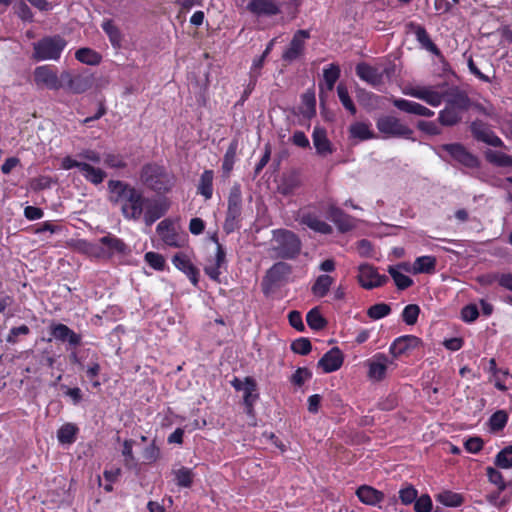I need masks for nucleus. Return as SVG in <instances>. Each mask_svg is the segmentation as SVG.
Returning <instances> with one entry per match:
<instances>
[{"label": "nucleus", "mask_w": 512, "mask_h": 512, "mask_svg": "<svg viewBox=\"0 0 512 512\" xmlns=\"http://www.w3.org/2000/svg\"><path fill=\"white\" fill-rule=\"evenodd\" d=\"M109 200L118 205L122 215L127 220L138 221L143 219L146 225L151 226L166 212V206L160 201L145 197L140 189L120 180L108 182Z\"/></svg>", "instance_id": "nucleus-1"}, {"label": "nucleus", "mask_w": 512, "mask_h": 512, "mask_svg": "<svg viewBox=\"0 0 512 512\" xmlns=\"http://www.w3.org/2000/svg\"><path fill=\"white\" fill-rule=\"evenodd\" d=\"M404 95L414 97L426 102L432 107H438L445 100L446 105L463 113L470 106L468 96L458 89H451L446 93L438 91L434 86L408 84L402 88Z\"/></svg>", "instance_id": "nucleus-2"}, {"label": "nucleus", "mask_w": 512, "mask_h": 512, "mask_svg": "<svg viewBox=\"0 0 512 512\" xmlns=\"http://www.w3.org/2000/svg\"><path fill=\"white\" fill-rule=\"evenodd\" d=\"M141 182L148 188L157 191H168L173 186V177L163 166L157 164L145 165L140 173Z\"/></svg>", "instance_id": "nucleus-3"}, {"label": "nucleus", "mask_w": 512, "mask_h": 512, "mask_svg": "<svg viewBox=\"0 0 512 512\" xmlns=\"http://www.w3.org/2000/svg\"><path fill=\"white\" fill-rule=\"evenodd\" d=\"M274 250L285 259L295 258L301 251V241L292 231L278 229L273 231Z\"/></svg>", "instance_id": "nucleus-4"}, {"label": "nucleus", "mask_w": 512, "mask_h": 512, "mask_svg": "<svg viewBox=\"0 0 512 512\" xmlns=\"http://www.w3.org/2000/svg\"><path fill=\"white\" fill-rule=\"evenodd\" d=\"M66 45L67 42L60 36L44 37L33 44V59L58 60Z\"/></svg>", "instance_id": "nucleus-5"}, {"label": "nucleus", "mask_w": 512, "mask_h": 512, "mask_svg": "<svg viewBox=\"0 0 512 512\" xmlns=\"http://www.w3.org/2000/svg\"><path fill=\"white\" fill-rule=\"evenodd\" d=\"M61 168L64 170L78 168L84 179L93 185L101 184L107 177V173L103 169L95 167L81 159L76 160L70 156H66L62 159Z\"/></svg>", "instance_id": "nucleus-6"}, {"label": "nucleus", "mask_w": 512, "mask_h": 512, "mask_svg": "<svg viewBox=\"0 0 512 512\" xmlns=\"http://www.w3.org/2000/svg\"><path fill=\"white\" fill-rule=\"evenodd\" d=\"M368 368L367 377L374 382L384 380L389 371L397 367L395 360L384 353H376L365 362Z\"/></svg>", "instance_id": "nucleus-7"}, {"label": "nucleus", "mask_w": 512, "mask_h": 512, "mask_svg": "<svg viewBox=\"0 0 512 512\" xmlns=\"http://www.w3.org/2000/svg\"><path fill=\"white\" fill-rule=\"evenodd\" d=\"M99 259L109 260L116 256H127L130 253L129 246L117 236L108 233L98 240Z\"/></svg>", "instance_id": "nucleus-8"}, {"label": "nucleus", "mask_w": 512, "mask_h": 512, "mask_svg": "<svg viewBox=\"0 0 512 512\" xmlns=\"http://www.w3.org/2000/svg\"><path fill=\"white\" fill-rule=\"evenodd\" d=\"M33 83L40 90L57 91L63 88L61 75L59 76L56 68L50 65L37 66L33 70Z\"/></svg>", "instance_id": "nucleus-9"}, {"label": "nucleus", "mask_w": 512, "mask_h": 512, "mask_svg": "<svg viewBox=\"0 0 512 512\" xmlns=\"http://www.w3.org/2000/svg\"><path fill=\"white\" fill-rule=\"evenodd\" d=\"M376 127L385 137L411 138L413 131L399 118L391 115L381 116L376 121Z\"/></svg>", "instance_id": "nucleus-10"}, {"label": "nucleus", "mask_w": 512, "mask_h": 512, "mask_svg": "<svg viewBox=\"0 0 512 512\" xmlns=\"http://www.w3.org/2000/svg\"><path fill=\"white\" fill-rule=\"evenodd\" d=\"M61 80L63 87L74 94L86 92L93 84V76L88 72L71 73L69 71H63L61 73Z\"/></svg>", "instance_id": "nucleus-11"}, {"label": "nucleus", "mask_w": 512, "mask_h": 512, "mask_svg": "<svg viewBox=\"0 0 512 512\" xmlns=\"http://www.w3.org/2000/svg\"><path fill=\"white\" fill-rule=\"evenodd\" d=\"M356 74L362 81L378 87L383 83L384 75L389 76V69L381 64L370 65L362 62L357 64Z\"/></svg>", "instance_id": "nucleus-12"}, {"label": "nucleus", "mask_w": 512, "mask_h": 512, "mask_svg": "<svg viewBox=\"0 0 512 512\" xmlns=\"http://www.w3.org/2000/svg\"><path fill=\"white\" fill-rule=\"evenodd\" d=\"M358 281L363 288L370 290L384 285L388 277L379 274L375 267L363 264L359 267Z\"/></svg>", "instance_id": "nucleus-13"}, {"label": "nucleus", "mask_w": 512, "mask_h": 512, "mask_svg": "<svg viewBox=\"0 0 512 512\" xmlns=\"http://www.w3.org/2000/svg\"><path fill=\"white\" fill-rule=\"evenodd\" d=\"M423 345L422 340L414 335H404L396 338L389 347V352L395 360L401 355H404L412 350H415Z\"/></svg>", "instance_id": "nucleus-14"}, {"label": "nucleus", "mask_w": 512, "mask_h": 512, "mask_svg": "<svg viewBox=\"0 0 512 512\" xmlns=\"http://www.w3.org/2000/svg\"><path fill=\"white\" fill-rule=\"evenodd\" d=\"M246 8L258 18L272 17L281 12V4L277 0H250Z\"/></svg>", "instance_id": "nucleus-15"}, {"label": "nucleus", "mask_w": 512, "mask_h": 512, "mask_svg": "<svg viewBox=\"0 0 512 512\" xmlns=\"http://www.w3.org/2000/svg\"><path fill=\"white\" fill-rule=\"evenodd\" d=\"M310 37L307 30H298L291 42L289 47L283 52L282 58L285 61L292 62L299 58L305 47V41Z\"/></svg>", "instance_id": "nucleus-16"}, {"label": "nucleus", "mask_w": 512, "mask_h": 512, "mask_svg": "<svg viewBox=\"0 0 512 512\" xmlns=\"http://www.w3.org/2000/svg\"><path fill=\"white\" fill-rule=\"evenodd\" d=\"M161 240L168 246L181 247L184 243L183 237L175 230L173 224L168 220L161 221L156 228Z\"/></svg>", "instance_id": "nucleus-17"}, {"label": "nucleus", "mask_w": 512, "mask_h": 512, "mask_svg": "<svg viewBox=\"0 0 512 512\" xmlns=\"http://www.w3.org/2000/svg\"><path fill=\"white\" fill-rule=\"evenodd\" d=\"M226 266V252L222 245L216 248L215 256L209 258L204 267L205 273L214 281H218L222 273L221 269Z\"/></svg>", "instance_id": "nucleus-18"}, {"label": "nucleus", "mask_w": 512, "mask_h": 512, "mask_svg": "<svg viewBox=\"0 0 512 512\" xmlns=\"http://www.w3.org/2000/svg\"><path fill=\"white\" fill-rule=\"evenodd\" d=\"M442 150L446 151L454 160L466 167L473 168L478 165L477 158L460 144H445L442 146Z\"/></svg>", "instance_id": "nucleus-19"}, {"label": "nucleus", "mask_w": 512, "mask_h": 512, "mask_svg": "<svg viewBox=\"0 0 512 512\" xmlns=\"http://www.w3.org/2000/svg\"><path fill=\"white\" fill-rule=\"evenodd\" d=\"M471 131L474 137L488 145L500 147L503 145L502 140L495 135L486 124L482 121H474L471 124Z\"/></svg>", "instance_id": "nucleus-20"}, {"label": "nucleus", "mask_w": 512, "mask_h": 512, "mask_svg": "<svg viewBox=\"0 0 512 512\" xmlns=\"http://www.w3.org/2000/svg\"><path fill=\"white\" fill-rule=\"evenodd\" d=\"M326 212L328 218L341 232L349 231L355 227L354 219L337 206L329 205Z\"/></svg>", "instance_id": "nucleus-21"}, {"label": "nucleus", "mask_w": 512, "mask_h": 512, "mask_svg": "<svg viewBox=\"0 0 512 512\" xmlns=\"http://www.w3.org/2000/svg\"><path fill=\"white\" fill-rule=\"evenodd\" d=\"M343 363V355L339 348L334 347L326 352L318 361V366L324 373H331L338 370Z\"/></svg>", "instance_id": "nucleus-22"}, {"label": "nucleus", "mask_w": 512, "mask_h": 512, "mask_svg": "<svg viewBox=\"0 0 512 512\" xmlns=\"http://www.w3.org/2000/svg\"><path fill=\"white\" fill-rule=\"evenodd\" d=\"M407 29L408 32L415 35L416 40L419 42L422 48L434 54L439 53L437 46L432 42L426 29L423 26L415 22H409L407 24Z\"/></svg>", "instance_id": "nucleus-23"}, {"label": "nucleus", "mask_w": 512, "mask_h": 512, "mask_svg": "<svg viewBox=\"0 0 512 512\" xmlns=\"http://www.w3.org/2000/svg\"><path fill=\"white\" fill-rule=\"evenodd\" d=\"M172 263L177 269L186 274L192 284L196 285L198 283V270L187 255L184 253H177L172 258Z\"/></svg>", "instance_id": "nucleus-24"}, {"label": "nucleus", "mask_w": 512, "mask_h": 512, "mask_svg": "<svg viewBox=\"0 0 512 512\" xmlns=\"http://www.w3.org/2000/svg\"><path fill=\"white\" fill-rule=\"evenodd\" d=\"M356 495L363 504L370 506H378L384 500L383 492L369 485L360 486Z\"/></svg>", "instance_id": "nucleus-25"}, {"label": "nucleus", "mask_w": 512, "mask_h": 512, "mask_svg": "<svg viewBox=\"0 0 512 512\" xmlns=\"http://www.w3.org/2000/svg\"><path fill=\"white\" fill-rule=\"evenodd\" d=\"M300 223L320 234L327 235L333 231L328 223L313 213H303L300 217Z\"/></svg>", "instance_id": "nucleus-26"}, {"label": "nucleus", "mask_w": 512, "mask_h": 512, "mask_svg": "<svg viewBox=\"0 0 512 512\" xmlns=\"http://www.w3.org/2000/svg\"><path fill=\"white\" fill-rule=\"evenodd\" d=\"M291 273V266L285 262L275 263L266 273L264 281L275 285L288 278Z\"/></svg>", "instance_id": "nucleus-27"}, {"label": "nucleus", "mask_w": 512, "mask_h": 512, "mask_svg": "<svg viewBox=\"0 0 512 512\" xmlns=\"http://www.w3.org/2000/svg\"><path fill=\"white\" fill-rule=\"evenodd\" d=\"M52 336L59 341H67L70 345L80 344L81 337L64 324H55L51 327Z\"/></svg>", "instance_id": "nucleus-28"}, {"label": "nucleus", "mask_w": 512, "mask_h": 512, "mask_svg": "<svg viewBox=\"0 0 512 512\" xmlns=\"http://www.w3.org/2000/svg\"><path fill=\"white\" fill-rule=\"evenodd\" d=\"M402 270L409 271L408 264H400L395 267H389L388 272L393 278L398 289L404 290L413 284V280L405 275Z\"/></svg>", "instance_id": "nucleus-29"}, {"label": "nucleus", "mask_w": 512, "mask_h": 512, "mask_svg": "<svg viewBox=\"0 0 512 512\" xmlns=\"http://www.w3.org/2000/svg\"><path fill=\"white\" fill-rule=\"evenodd\" d=\"M312 137L315 149L319 155L326 156L332 153L331 143L324 129L316 127Z\"/></svg>", "instance_id": "nucleus-30"}, {"label": "nucleus", "mask_w": 512, "mask_h": 512, "mask_svg": "<svg viewBox=\"0 0 512 512\" xmlns=\"http://www.w3.org/2000/svg\"><path fill=\"white\" fill-rule=\"evenodd\" d=\"M333 284H334L333 277H331L327 274L319 275L315 279V282L313 283V285L311 287V292L315 297L323 298L328 294V292Z\"/></svg>", "instance_id": "nucleus-31"}, {"label": "nucleus", "mask_w": 512, "mask_h": 512, "mask_svg": "<svg viewBox=\"0 0 512 512\" xmlns=\"http://www.w3.org/2000/svg\"><path fill=\"white\" fill-rule=\"evenodd\" d=\"M73 248L90 258L99 259L98 241L90 242L85 239H77L72 244Z\"/></svg>", "instance_id": "nucleus-32"}, {"label": "nucleus", "mask_w": 512, "mask_h": 512, "mask_svg": "<svg viewBox=\"0 0 512 512\" xmlns=\"http://www.w3.org/2000/svg\"><path fill=\"white\" fill-rule=\"evenodd\" d=\"M242 392L247 413L252 414L253 405L258 398V394L256 393V383L252 378H246V386L244 387V390Z\"/></svg>", "instance_id": "nucleus-33"}, {"label": "nucleus", "mask_w": 512, "mask_h": 512, "mask_svg": "<svg viewBox=\"0 0 512 512\" xmlns=\"http://www.w3.org/2000/svg\"><path fill=\"white\" fill-rule=\"evenodd\" d=\"M436 267V258L434 256H420L417 257L412 266L414 274L419 273H432Z\"/></svg>", "instance_id": "nucleus-34"}, {"label": "nucleus", "mask_w": 512, "mask_h": 512, "mask_svg": "<svg viewBox=\"0 0 512 512\" xmlns=\"http://www.w3.org/2000/svg\"><path fill=\"white\" fill-rule=\"evenodd\" d=\"M213 178L214 174L211 170H205L200 177L198 193L206 200L210 199L213 195Z\"/></svg>", "instance_id": "nucleus-35"}, {"label": "nucleus", "mask_w": 512, "mask_h": 512, "mask_svg": "<svg viewBox=\"0 0 512 512\" xmlns=\"http://www.w3.org/2000/svg\"><path fill=\"white\" fill-rule=\"evenodd\" d=\"M350 136L360 141L374 138V133L371 130L370 124L364 122H356L350 126Z\"/></svg>", "instance_id": "nucleus-36"}, {"label": "nucleus", "mask_w": 512, "mask_h": 512, "mask_svg": "<svg viewBox=\"0 0 512 512\" xmlns=\"http://www.w3.org/2000/svg\"><path fill=\"white\" fill-rule=\"evenodd\" d=\"M462 114L458 110L445 105V108L439 112L438 120L444 126H453L461 121Z\"/></svg>", "instance_id": "nucleus-37"}, {"label": "nucleus", "mask_w": 512, "mask_h": 512, "mask_svg": "<svg viewBox=\"0 0 512 512\" xmlns=\"http://www.w3.org/2000/svg\"><path fill=\"white\" fill-rule=\"evenodd\" d=\"M75 58L84 64L87 65H98L101 62V55L90 49V48H80L75 53Z\"/></svg>", "instance_id": "nucleus-38"}, {"label": "nucleus", "mask_w": 512, "mask_h": 512, "mask_svg": "<svg viewBox=\"0 0 512 512\" xmlns=\"http://www.w3.org/2000/svg\"><path fill=\"white\" fill-rule=\"evenodd\" d=\"M436 499L447 507H459L464 502V498L461 494L449 490L439 493Z\"/></svg>", "instance_id": "nucleus-39"}, {"label": "nucleus", "mask_w": 512, "mask_h": 512, "mask_svg": "<svg viewBox=\"0 0 512 512\" xmlns=\"http://www.w3.org/2000/svg\"><path fill=\"white\" fill-rule=\"evenodd\" d=\"M490 370L493 372V381L495 387L500 391H506L508 387L505 384V380L508 377V371L501 370L496 367L495 359H491L490 362Z\"/></svg>", "instance_id": "nucleus-40"}, {"label": "nucleus", "mask_w": 512, "mask_h": 512, "mask_svg": "<svg viewBox=\"0 0 512 512\" xmlns=\"http://www.w3.org/2000/svg\"><path fill=\"white\" fill-rule=\"evenodd\" d=\"M173 475L178 486L188 488L192 485L194 477L192 469L181 467L173 470Z\"/></svg>", "instance_id": "nucleus-41"}, {"label": "nucleus", "mask_w": 512, "mask_h": 512, "mask_svg": "<svg viewBox=\"0 0 512 512\" xmlns=\"http://www.w3.org/2000/svg\"><path fill=\"white\" fill-rule=\"evenodd\" d=\"M486 159L500 167H512V157L500 151L488 150L486 152Z\"/></svg>", "instance_id": "nucleus-42"}, {"label": "nucleus", "mask_w": 512, "mask_h": 512, "mask_svg": "<svg viewBox=\"0 0 512 512\" xmlns=\"http://www.w3.org/2000/svg\"><path fill=\"white\" fill-rule=\"evenodd\" d=\"M77 427L71 423L63 425L57 433V438L62 444H71L76 439Z\"/></svg>", "instance_id": "nucleus-43"}, {"label": "nucleus", "mask_w": 512, "mask_h": 512, "mask_svg": "<svg viewBox=\"0 0 512 512\" xmlns=\"http://www.w3.org/2000/svg\"><path fill=\"white\" fill-rule=\"evenodd\" d=\"M340 76V69L337 65L331 64L323 71L324 84L328 91H332Z\"/></svg>", "instance_id": "nucleus-44"}, {"label": "nucleus", "mask_w": 512, "mask_h": 512, "mask_svg": "<svg viewBox=\"0 0 512 512\" xmlns=\"http://www.w3.org/2000/svg\"><path fill=\"white\" fill-rule=\"evenodd\" d=\"M241 211V197L238 192L231 193L228 200V211H227V222L231 220H235Z\"/></svg>", "instance_id": "nucleus-45"}, {"label": "nucleus", "mask_w": 512, "mask_h": 512, "mask_svg": "<svg viewBox=\"0 0 512 512\" xmlns=\"http://www.w3.org/2000/svg\"><path fill=\"white\" fill-rule=\"evenodd\" d=\"M495 465L502 469L512 468V445L503 448L497 453Z\"/></svg>", "instance_id": "nucleus-46"}, {"label": "nucleus", "mask_w": 512, "mask_h": 512, "mask_svg": "<svg viewBox=\"0 0 512 512\" xmlns=\"http://www.w3.org/2000/svg\"><path fill=\"white\" fill-rule=\"evenodd\" d=\"M391 312V308L388 304L385 303H377L372 305L367 310V315L373 320H379L386 316H388Z\"/></svg>", "instance_id": "nucleus-47"}, {"label": "nucleus", "mask_w": 512, "mask_h": 512, "mask_svg": "<svg viewBox=\"0 0 512 512\" xmlns=\"http://www.w3.org/2000/svg\"><path fill=\"white\" fill-rule=\"evenodd\" d=\"M420 314V307L416 304H409L404 307L402 311V320L407 325H414L416 324L418 317Z\"/></svg>", "instance_id": "nucleus-48"}, {"label": "nucleus", "mask_w": 512, "mask_h": 512, "mask_svg": "<svg viewBox=\"0 0 512 512\" xmlns=\"http://www.w3.org/2000/svg\"><path fill=\"white\" fill-rule=\"evenodd\" d=\"M306 320L309 327L314 330H320L326 325L325 319L316 308L307 313Z\"/></svg>", "instance_id": "nucleus-49"}, {"label": "nucleus", "mask_w": 512, "mask_h": 512, "mask_svg": "<svg viewBox=\"0 0 512 512\" xmlns=\"http://www.w3.org/2000/svg\"><path fill=\"white\" fill-rule=\"evenodd\" d=\"M508 421V415L504 410H498L492 414L489 419L491 430L500 431L502 430Z\"/></svg>", "instance_id": "nucleus-50"}, {"label": "nucleus", "mask_w": 512, "mask_h": 512, "mask_svg": "<svg viewBox=\"0 0 512 512\" xmlns=\"http://www.w3.org/2000/svg\"><path fill=\"white\" fill-rule=\"evenodd\" d=\"M418 496L417 489L412 485H406L402 487L399 491V499L402 504L410 505L414 503Z\"/></svg>", "instance_id": "nucleus-51"}, {"label": "nucleus", "mask_w": 512, "mask_h": 512, "mask_svg": "<svg viewBox=\"0 0 512 512\" xmlns=\"http://www.w3.org/2000/svg\"><path fill=\"white\" fill-rule=\"evenodd\" d=\"M337 93H338V97H339V100L340 102L342 103V105L351 113V114H355L356 113V107L352 101V99L350 98L349 96V93H348V90L347 88L342 85V84H339L338 87H337Z\"/></svg>", "instance_id": "nucleus-52"}, {"label": "nucleus", "mask_w": 512, "mask_h": 512, "mask_svg": "<svg viewBox=\"0 0 512 512\" xmlns=\"http://www.w3.org/2000/svg\"><path fill=\"white\" fill-rule=\"evenodd\" d=\"M486 475L488 480L498 487V490L504 491L506 488V483L504 481L503 475L500 471L493 467H487Z\"/></svg>", "instance_id": "nucleus-53"}, {"label": "nucleus", "mask_w": 512, "mask_h": 512, "mask_svg": "<svg viewBox=\"0 0 512 512\" xmlns=\"http://www.w3.org/2000/svg\"><path fill=\"white\" fill-rule=\"evenodd\" d=\"M103 30L109 36V39L113 46H119L121 41V35L118 28L110 21L102 24Z\"/></svg>", "instance_id": "nucleus-54"}, {"label": "nucleus", "mask_w": 512, "mask_h": 512, "mask_svg": "<svg viewBox=\"0 0 512 512\" xmlns=\"http://www.w3.org/2000/svg\"><path fill=\"white\" fill-rule=\"evenodd\" d=\"M432 507V500L427 494H423L420 497L417 496L414 501V510L416 512H431Z\"/></svg>", "instance_id": "nucleus-55"}, {"label": "nucleus", "mask_w": 512, "mask_h": 512, "mask_svg": "<svg viewBox=\"0 0 512 512\" xmlns=\"http://www.w3.org/2000/svg\"><path fill=\"white\" fill-rule=\"evenodd\" d=\"M145 261L155 270H163L165 266V259L162 255L156 252H147L145 254Z\"/></svg>", "instance_id": "nucleus-56"}, {"label": "nucleus", "mask_w": 512, "mask_h": 512, "mask_svg": "<svg viewBox=\"0 0 512 512\" xmlns=\"http://www.w3.org/2000/svg\"><path fill=\"white\" fill-rule=\"evenodd\" d=\"M479 316L478 307L475 304H469L462 308L461 310V318L464 322L472 323Z\"/></svg>", "instance_id": "nucleus-57"}, {"label": "nucleus", "mask_w": 512, "mask_h": 512, "mask_svg": "<svg viewBox=\"0 0 512 512\" xmlns=\"http://www.w3.org/2000/svg\"><path fill=\"white\" fill-rule=\"evenodd\" d=\"M291 349L300 355H307L311 351V343L306 338H299L292 342Z\"/></svg>", "instance_id": "nucleus-58"}, {"label": "nucleus", "mask_w": 512, "mask_h": 512, "mask_svg": "<svg viewBox=\"0 0 512 512\" xmlns=\"http://www.w3.org/2000/svg\"><path fill=\"white\" fill-rule=\"evenodd\" d=\"M235 155H236V146L231 145L227 149V151L224 155V158H223L222 169L224 172L229 173L232 170L234 162H235Z\"/></svg>", "instance_id": "nucleus-59"}, {"label": "nucleus", "mask_w": 512, "mask_h": 512, "mask_svg": "<svg viewBox=\"0 0 512 512\" xmlns=\"http://www.w3.org/2000/svg\"><path fill=\"white\" fill-rule=\"evenodd\" d=\"M312 377V373L307 368H298L291 377V382L296 386L303 385Z\"/></svg>", "instance_id": "nucleus-60"}, {"label": "nucleus", "mask_w": 512, "mask_h": 512, "mask_svg": "<svg viewBox=\"0 0 512 512\" xmlns=\"http://www.w3.org/2000/svg\"><path fill=\"white\" fill-rule=\"evenodd\" d=\"M392 103L399 110H401L405 113L413 114L415 105L417 102L410 101V100L403 99V98H393Z\"/></svg>", "instance_id": "nucleus-61"}, {"label": "nucleus", "mask_w": 512, "mask_h": 512, "mask_svg": "<svg viewBox=\"0 0 512 512\" xmlns=\"http://www.w3.org/2000/svg\"><path fill=\"white\" fill-rule=\"evenodd\" d=\"M78 157L89 164H99L101 162V155L95 150L85 149L78 154Z\"/></svg>", "instance_id": "nucleus-62"}, {"label": "nucleus", "mask_w": 512, "mask_h": 512, "mask_svg": "<svg viewBox=\"0 0 512 512\" xmlns=\"http://www.w3.org/2000/svg\"><path fill=\"white\" fill-rule=\"evenodd\" d=\"M266 57L264 55H260L259 57L255 58L252 62L251 68H250V78L253 79V86L256 85L257 79L260 75V71L264 65Z\"/></svg>", "instance_id": "nucleus-63"}, {"label": "nucleus", "mask_w": 512, "mask_h": 512, "mask_svg": "<svg viewBox=\"0 0 512 512\" xmlns=\"http://www.w3.org/2000/svg\"><path fill=\"white\" fill-rule=\"evenodd\" d=\"M103 160H104L105 165L110 168L125 167V162H124L123 158L117 154H113V153L105 154Z\"/></svg>", "instance_id": "nucleus-64"}]
</instances>
